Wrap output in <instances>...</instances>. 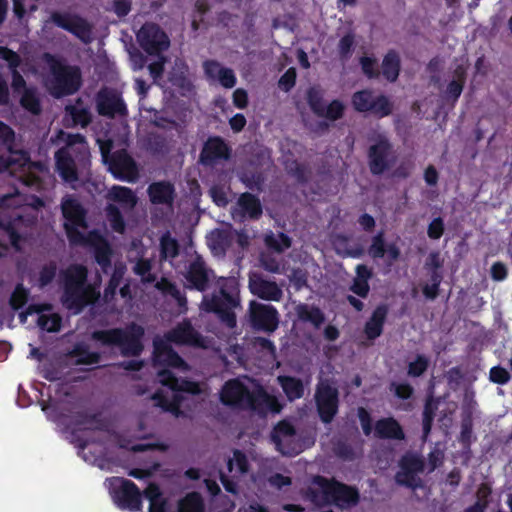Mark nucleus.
<instances>
[{"label":"nucleus","instance_id":"nucleus-36","mask_svg":"<svg viewBox=\"0 0 512 512\" xmlns=\"http://www.w3.org/2000/svg\"><path fill=\"white\" fill-rule=\"evenodd\" d=\"M71 355L77 358L78 364L92 365L100 362L101 356L98 352L91 351L88 345L78 343L71 351Z\"/></svg>","mask_w":512,"mask_h":512},{"label":"nucleus","instance_id":"nucleus-9","mask_svg":"<svg viewBox=\"0 0 512 512\" xmlns=\"http://www.w3.org/2000/svg\"><path fill=\"white\" fill-rule=\"evenodd\" d=\"M52 77L48 86L52 95L61 97L78 90L81 83L80 70L77 67L54 63L51 67Z\"/></svg>","mask_w":512,"mask_h":512},{"label":"nucleus","instance_id":"nucleus-14","mask_svg":"<svg viewBox=\"0 0 512 512\" xmlns=\"http://www.w3.org/2000/svg\"><path fill=\"white\" fill-rule=\"evenodd\" d=\"M166 339L176 345L205 348V339L189 319H184L166 334Z\"/></svg>","mask_w":512,"mask_h":512},{"label":"nucleus","instance_id":"nucleus-37","mask_svg":"<svg viewBox=\"0 0 512 512\" xmlns=\"http://www.w3.org/2000/svg\"><path fill=\"white\" fill-rule=\"evenodd\" d=\"M238 206L241 209L243 216L248 215L251 218H257L262 213L259 200L248 193L241 195L238 200Z\"/></svg>","mask_w":512,"mask_h":512},{"label":"nucleus","instance_id":"nucleus-46","mask_svg":"<svg viewBox=\"0 0 512 512\" xmlns=\"http://www.w3.org/2000/svg\"><path fill=\"white\" fill-rule=\"evenodd\" d=\"M455 79H453L447 87V97H451L456 101L461 95L465 83V71L462 67H458L455 70Z\"/></svg>","mask_w":512,"mask_h":512},{"label":"nucleus","instance_id":"nucleus-60","mask_svg":"<svg viewBox=\"0 0 512 512\" xmlns=\"http://www.w3.org/2000/svg\"><path fill=\"white\" fill-rule=\"evenodd\" d=\"M156 288L161 291L164 295L175 298L179 295L180 289L176 286L175 283L171 282L167 278H161L156 283Z\"/></svg>","mask_w":512,"mask_h":512},{"label":"nucleus","instance_id":"nucleus-17","mask_svg":"<svg viewBox=\"0 0 512 512\" xmlns=\"http://www.w3.org/2000/svg\"><path fill=\"white\" fill-rule=\"evenodd\" d=\"M204 258H195L185 274L186 288L205 292L209 288L213 271L208 269L203 261Z\"/></svg>","mask_w":512,"mask_h":512},{"label":"nucleus","instance_id":"nucleus-12","mask_svg":"<svg viewBox=\"0 0 512 512\" xmlns=\"http://www.w3.org/2000/svg\"><path fill=\"white\" fill-rule=\"evenodd\" d=\"M50 19L55 25L72 33L84 44H89L94 40L93 25L78 14L53 12Z\"/></svg>","mask_w":512,"mask_h":512},{"label":"nucleus","instance_id":"nucleus-13","mask_svg":"<svg viewBox=\"0 0 512 512\" xmlns=\"http://www.w3.org/2000/svg\"><path fill=\"white\" fill-rule=\"evenodd\" d=\"M316 408L320 420L329 424L339 410V391L328 382H320L315 392Z\"/></svg>","mask_w":512,"mask_h":512},{"label":"nucleus","instance_id":"nucleus-24","mask_svg":"<svg viewBox=\"0 0 512 512\" xmlns=\"http://www.w3.org/2000/svg\"><path fill=\"white\" fill-rule=\"evenodd\" d=\"M204 72L210 81L218 82L224 88H233L236 84V76L232 69L223 67L214 60L205 61L203 64Z\"/></svg>","mask_w":512,"mask_h":512},{"label":"nucleus","instance_id":"nucleus-25","mask_svg":"<svg viewBox=\"0 0 512 512\" xmlns=\"http://www.w3.org/2000/svg\"><path fill=\"white\" fill-rule=\"evenodd\" d=\"M388 312L389 309L386 304H379L373 310L363 329L368 340L374 341L382 335Z\"/></svg>","mask_w":512,"mask_h":512},{"label":"nucleus","instance_id":"nucleus-38","mask_svg":"<svg viewBox=\"0 0 512 512\" xmlns=\"http://www.w3.org/2000/svg\"><path fill=\"white\" fill-rule=\"evenodd\" d=\"M66 113L70 117V119H67L66 121H71L74 125H81L82 127H85L91 121L89 111L80 102L75 105L67 106Z\"/></svg>","mask_w":512,"mask_h":512},{"label":"nucleus","instance_id":"nucleus-2","mask_svg":"<svg viewBox=\"0 0 512 512\" xmlns=\"http://www.w3.org/2000/svg\"><path fill=\"white\" fill-rule=\"evenodd\" d=\"M61 209L65 219L64 227L71 243L93 249L95 256H109L110 247L106 238L97 231L86 232V212L76 198L64 197Z\"/></svg>","mask_w":512,"mask_h":512},{"label":"nucleus","instance_id":"nucleus-3","mask_svg":"<svg viewBox=\"0 0 512 512\" xmlns=\"http://www.w3.org/2000/svg\"><path fill=\"white\" fill-rule=\"evenodd\" d=\"M52 141L64 144L55 154L56 169L60 177L67 183L78 181V169L85 166L89 158V148L85 138L80 134H69L59 131Z\"/></svg>","mask_w":512,"mask_h":512},{"label":"nucleus","instance_id":"nucleus-47","mask_svg":"<svg viewBox=\"0 0 512 512\" xmlns=\"http://www.w3.org/2000/svg\"><path fill=\"white\" fill-rule=\"evenodd\" d=\"M75 423L77 425H89L88 429L91 430H104L106 425L97 413L89 414L86 412H80L76 415Z\"/></svg>","mask_w":512,"mask_h":512},{"label":"nucleus","instance_id":"nucleus-45","mask_svg":"<svg viewBox=\"0 0 512 512\" xmlns=\"http://www.w3.org/2000/svg\"><path fill=\"white\" fill-rule=\"evenodd\" d=\"M429 358L424 354H418L415 359L408 363L407 375L412 378L422 376L429 368Z\"/></svg>","mask_w":512,"mask_h":512},{"label":"nucleus","instance_id":"nucleus-55","mask_svg":"<svg viewBox=\"0 0 512 512\" xmlns=\"http://www.w3.org/2000/svg\"><path fill=\"white\" fill-rule=\"evenodd\" d=\"M161 256H178L180 253L177 241L169 234H165L161 238Z\"/></svg>","mask_w":512,"mask_h":512},{"label":"nucleus","instance_id":"nucleus-53","mask_svg":"<svg viewBox=\"0 0 512 512\" xmlns=\"http://www.w3.org/2000/svg\"><path fill=\"white\" fill-rule=\"evenodd\" d=\"M21 105L33 114L40 112V103L34 89H25L20 99Z\"/></svg>","mask_w":512,"mask_h":512},{"label":"nucleus","instance_id":"nucleus-28","mask_svg":"<svg viewBox=\"0 0 512 512\" xmlns=\"http://www.w3.org/2000/svg\"><path fill=\"white\" fill-rule=\"evenodd\" d=\"M375 437L379 439L404 440L405 433L400 423L394 417H385L376 421Z\"/></svg>","mask_w":512,"mask_h":512},{"label":"nucleus","instance_id":"nucleus-51","mask_svg":"<svg viewBox=\"0 0 512 512\" xmlns=\"http://www.w3.org/2000/svg\"><path fill=\"white\" fill-rule=\"evenodd\" d=\"M400 467L403 472L417 474L423 470L424 463L418 456L407 454L401 458Z\"/></svg>","mask_w":512,"mask_h":512},{"label":"nucleus","instance_id":"nucleus-29","mask_svg":"<svg viewBox=\"0 0 512 512\" xmlns=\"http://www.w3.org/2000/svg\"><path fill=\"white\" fill-rule=\"evenodd\" d=\"M0 58L8 63V67L11 70L12 88L14 92L22 95L25 89L28 88L25 85L23 77L17 71V67L20 65L21 62L20 56L16 52L6 47H0Z\"/></svg>","mask_w":512,"mask_h":512},{"label":"nucleus","instance_id":"nucleus-44","mask_svg":"<svg viewBox=\"0 0 512 512\" xmlns=\"http://www.w3.org/2000/svg\"><path fill=\"white\" fill-rule=\"evenodd\" d=\"M61 324L62 318L58 313L41 314L37 320L39 328L47 332L60 331Z\"/></svg>","mask_w":512,"mask_h":512},{"label":"nucleus","instance_id":"nucleus-52","mask_svg":"<svg viewBox=\"0 0 512 512\" xmlns=\"http://www.w3.org/2000/svg\"><path fill=\"white\" fill-rule=\"evenodd\" d=\"M389 391L400 400H408L414 394V388L408 382H396L392 381L389 384Z\"/></svg>","mask_w":512,"mask_h":512},{"label":"nucleus","instance_id":"nucleus-57","mask_svg":"<svg viewBox=\"0 0 512 512\" xmlns=\"http://www.w3.org/2000/svg\"><path fill=\"white\" fill-rule=\"evenodd\" d=\"M489 379L491 382L498 385L507 384L510 379V373L508 370L500 365L493 366L489 371Z\"/></svg>","mask_w":512,"mask_h":512},{"label":"nucleus","instance_id":"nucleus-5","mask_svg":"<svg viewBox=\"0 0 512 512\" xmlns=\"http://www.w3.org/2000/svg\"><path fill=\"white\" fill-rule=\"evenodd\" d=\"M87 276L88 270L82 265H71L61 273V302L67 309L76 313L81 312L97 298L94 288L87 283Z\"/></svg>","mask_w":512,"mask_h":512},{"label":"nucleus","instance_id":"nucleus-27","mask_svg":"<svg viewBox=\"0 0 512 512\" xmlns=\"http://www.w3.org/2000/svg\"><path fill=\"white\" fill-rule=\"evenodd\" d=\"M157 379L160 384L168 387L173 393L177 392H188L196 393L198 386L195 382L189 380H180L175 374L167 368H163L158 371Z\"/></svg>","mask_w":512,"mask_h":512},{"label":"nucleus","instance_id":"nucleus-43","mask_svg":"<svg viewBox=\"0 0 512 512\" xmlns=\"http://www.w3.org/2000/svg\"><path fill=\"white\" fill-rule=\"evenodd\" d=\"M30 291L22 283H18L9 299V305L14 311H18L28 302Z\"/></svg>","mask_w":512,"mask_h":512},{"label":"nucleus","instance_id":"nucleus-11","mask_svg":"<svg viewBox=\"0 0 512 512\" xmlns=\"http://www.w3.org/2000/svg\"><path fill=\"white\" fill-rule=\"evenodd\" d=\"M248 321L255 331L273 333L279 326V312L271 304L252 300L248 308Z\"/></svg>","mask_w":512,"mask_h":512},{"label":"nucleus","instance_id":"nucleus-54","mask_svg":"<svg viewBox=\"0 0 512 512\" xmlns=\"http://www.w3.org/2000/svg\"><path fill=\"white\" fill-rule=\"evenodd\" d=\"M371 253L373 256H398L399 254V252L393 246L386 248L385 241L381 235L374 237L373 243L371 245Z\"/></svg>","mask_w":512,"mask_h":512},{"label":"nucleus","instance_id":"nucleus-1","mask_svg":"<svg viewBox=\"0 0 512 512\" xmlns=\"http://www.w3.org/2000/svg\"><path fill=\"white\" fill-rule=\"evenodd\" d=\"M14 132L0 122V143L6 147L0 155V172L8 169L19 178L15 193L0 199V246L7 252H20L23 239L22 228L31 225L36 219L43 201L34 195H27L26 189L39 191L49 175L48 168L41 163L30 162L26 152L13 150Z\"/></svg>","mask_w":512,"mask_h":512},{"label":"nucleus","instance_id":"nucleus-40","mask_svg":"<svg viewBox=\"0 0 512 512\" xmlns=\"http://www.w3.org/2000/svg\"><path fill=\"white\" fill-rule=\"evenodd\" d=\"M400 60L395 52H389L382 63V71L389 81H395L399 74Z\"/></svg>","mask_w":512,"mask_h":512},{"label":"nucleus","instance_id":"nucleus-31","mask_svg":"<svg viewBox=\"0 0 512 512\" xmlns=\"http://www.w3.org/2000/svg\"><path fill=\"white\" fill-rule=\"evenodd\" d=\"M295 313L299 321L310 323L316 329L325 322V314L315 305L300 303L295 307Z\"/></svg>","mask_w":512,"mask_h":512},{"label":"nucleus","instance_id":"nucleus-32","mask_svg":"<svg viewBox=\"0 0 512 512\" xmlns=\"http://www.w3.org/2000/svg\"><path fill=\"white\" fill-rule=\"evenodd\" d=\"M233 235L231 230L215 229L207 235V245L214 254H223L230 246Z\"/></svg>","mask_w":512,"mask_h":512},{"label":"nucleus","instance_id":"nucleus-39","mask_svg":"<svg viewBox=\"0 0 512 512\" xmlns=\"http://www.w3.org/2000/svg\"><path fill=\"white\" fill-rule=\"evenodd\" d=\"M264 242L266 246L275 253H282L291 246V241L283 233L269 232L265 235Z\"/></svg>","mask_w":512,"mask_h":512},{"label":"nucleus","instance_id":"nucleus-26","mask_svg":"<svg viewBox=\"0 0 512 512\" xmlns=\"http://www.w3.org/2000/svg\"><path fill=\"white\" fill-rule=\"evenodd\" d=\"M150 201L154 205L163 206L168 212L172 211L174 188L168 182H155L148 187Z\"/></svg>","mask_w":512,"mask_h":512},{"label":"nucleus","instance_id":"nucleus-35","mask_svg":"<svg viewBox=\"0 0 512 512\" xmlns=\"http://www.w3.org/2000/svg\"><path fill=\"white\" fill-rule=\"evenodd\" d=\"M437 409L438 401L432 396H429L425 401L422 413V431L424 438H426L431 432Z\"/></svg>","mask_w":512,"mask_h":512},{"label":"nucleus","instance_id":"nucleus-21","mask_svg":"<svg viewBox=\"0 0 512 512\" xmlns=\"http://www.w3.org/2000/svg\"><path fill=\"white\" fill-rule=\"evenodd\" d=\"M308 102L311 109L319 116L326 117L330 120H336L342 116L344 106L338 101L334 100L327 105L322 100L321 92L316 88H311L308 91Z\"/></svg>","mask_w":512,"mask_h":512},{"label":"nucleus","instance_id":"nucleus-41","mask_svg":"<svg viewBox=\"0 0 512 512\" xmlns=\"http://www.w3.org/2000/svg\"><path fill=\"white\" fill-rule=\"evenodd\" d=\"M429 279L422 285V293L428 300H435L439 295V287L443 281V273L430 272Z\"/></svg>","mask_w":512,"mask_h":512},{"label":"nucleus","instance_id":"nucleus-56","mask_svg":"<svg viewBox=\"0 0 512 512\" xmlns=\"http://www.w3.org/2000/svg\"><path fill=\"white\" fill-rule=\"evenodd\" d=\"M392 111V105L385 96L374 97L371 112L379 117L387 116Z\"/></svg>","mask_w":512,"mask_h":512},{"label":"nucleus","instance_id":"nucleus-58","mask_svg":"<svg viewBox=\"0 0 512 512\" xmlns=\"http://www.w3.org/2000/svg\"><path fill=\"white\" fill-rule=\"evenodd\" d=\"M57 266L55 263L44 265L39 272V286L41 288L49 285L56 276Z\"/></svg>","mask_w":512,"mask_h":512},{"label":"nucleus","instance_id":"nucleus-6","mask_svg":"<svg viewBox=\"0 0 512 512\" xmlns=\"http://www.w3.org/2000/svg\"><path fill=\"white\" fill-rule=\"evenodd\" d=\"M143 336L144 328L136 323H131L125 328L95 330L91 334L92 339L103 346L118 347L124 357H137L142 353Z\"/></svg>","mask_w":512,"mask_h":512},{"label":"nucleus","instance_id":"nucleus-8","mask_svg":"<svg viewBox=\"0 0 512 512\" xmlns=\"http://www.w3.org/2000/svg\"><path fill=\"white\" fill-rule=\"evenodd\" d=\"M202 305L207 312L215 313L218 318L229 328L236 326V314L234 309L240 305V298L236 289L227 291L221 287L217 294L210 298L203 297Z\"/></svg>","mask_w":512,"mask_h":512},{"label":"nucleus","instance_id":"nucleus-18","mask_svg":"<svg viewBox=\"0 0 512 512\" xmlns=\"http://www.w3.org/2000/svg\"><path fill=\"white\" fill-rule=\"evenodd\" d=\"M249 391L248 387L239 379H230L221 390L220 400L225 406L243 409Z\"/></svg>","mask_w":512,"mask_h":512},{"label":"nucleus","instance_id":"nucleus-10","mask_svg":"<svg viewBox=\"0 0 512 512\" xmlns=\"http://www.w3.org/2000/svg\"><path fill=\"white\" fill-rule=\"evenodd\" d=\"M111 494L120 509L132 512L142 508V494L137 485L128 479L113 477L110 479Z\"/></svg>","mask_w":512,"mask_h":512},{"label":"nucleus","instance_id":"nucleus-7","mask_svg":"<svg viewBox=\"0 0 512 512\" xmlns=\"http://www.w3.org/2000/svg\"><path fill=\"white\" fill-rule=\"evenodd\" d=\"M103 161L108 165L109 171L115 178L128 182H134L138 177V170L133 159L124 149L113 152L111 140L98 141Z\"/></svg>","mask_w":512,"mask_h":512},{"label":"nucleus","instance_id":"nucleus-22","mask_svg":"<svg viewBox=\"0 0 512 512\" xmlns=\"http://www.w3.org/2000/svg\"><path fill=\"white\" fill-rule=\"evenodd\" d=\"M97 108L101 115L105 116H124L126 114V105L120 95L113 90H102L97 96Z\"/></svg>","mask_w":512,"mask_h":512},{"label":"nucleus","instance_id":"nucleus-49","mask_svg":"<svg viewBox=\"0 0 512 512\" xmlns=\"http://www.w3.org/2000/svg\"><path fill=\"white\" fill-rule=\"evenodd\" d=\"M236 468L239 474H245L249 470L248 459L241 450L235 449L233 452V458H230L227 462V469L232 472Z\"/></svg>","mask_w":512,"mask_h":512},{"label":"nucleus","instance_id":"nucleus-48","mask_svg":"<svg viewBox=\"0 0 512 512\" xmlns=\"http://www.w3.org/2000/svg\"><path fill=\"white\" fill-rule=\"evenodd\" d=\"M373 100L374 96L368 90L356 92L352 97L354 108L360 112L371 111Z\"/></svg>","mask_w":512,"mask_h":512},{"label":"nucleus","instance_id":"nucleus-64","mask_svg":"<svg viewBox=\"0 0 512 512\" xmlns=\"http://www.w3.org/2000/svg\"><path fill=\"white\" fill-rule=\"evenodd\" d=\"M350 290L361 298H366L370 291L369 283L366 280L354 279Z\"/></svg>","mask_w":512,"mask_h":512},{"label":"nucleus","instance_id":"nucleus-42","mask_svg":"<svg viewBox=\"0 0 512 512\" xmlns=\"http://www.w3.org/2000/svg\"><path fill=\"white\" fill-rule=\"evenodd\" d=\"M178 512H204V504L196 492L187 494L178 505Z\"/></svg>","mask_w":512,"mask_h":512},{"label":"nucleus","instance_id":"nucleus-20","mask_svg":"<svg viewBox=\"0 0 512 512\" xmlns=\"http://www.w3.org/2000/svg\"><path fill=\"white\" fill-rule=\"evenodd\" d=\"M170 343L167 339L154 341L153 364L155 367L182 368L186 365L183 358L172 348Z\"/></svg>","mask_w":512,"mask_h":512},{"label":"nucleus","instance_id":"nucleus-50","mask_svg":"<svg viewBox=\"0 0 512 512\" xmlns=\"http://www.w3.org/2000/svg\"><path fill=\"white\" fill-rule=\"evenodd\" d=\"M106 212L107 220L111 228L117 233H124L125 223L117 206L114 204H109L106 208Z\"/></svg>","mask_w":512,"mask_h":512},{"label":"nucleus","instance_id":"nucleus-34","mask_svg":"<svg viewBox=\"0 0 512 512\" xmlns=\"http://www.w3.org/2000/svg\"><path fill=\"white\" fill-rule=\"evenodd\" d=\"M278 383L290 401L303 397L304 385L301 379L293 376L282 375L278 377Z\"/></svg>","mask_w":512,"mask_h":512},{"label":"nucleus","instance_id":"nucleus-19","mask_svg":"<svg viewBox=\"0 0 512 512\" xmlns=\"http://www.w3.org/2000/svg\"><path fill=\"white\" fill-rule=\"evenodd\" d=\"M249 289L253 295L268 301H279L283 295L275 282L265 279L259 272L249 273Z\"/></svg>","mask_w":512,"mask_h":512},{"label":"nucleus","instance_id":"nucleus-63","mask_svg":"<svg viewBox=\"0 0 512 512\" xmlns=\"http://www.w3.org/2000/svg\"><path fill=\"white\" fill-rule=\"evenodd\" d=\"M123 277V270L119 268H115L113 274L108 282L107 287L105 288V296H113L116 293V289L119 287L120 282Z\"/></svg>","mask_w":512,"mask_h":512},{"label":"nucleus","instance_id":"nucleus-4","mask_svg":"<svg viewBox=\"0 0 512 512\" xmlns=\"http://www.w3.org/2000/svg\"><path fill=\"white\" fill-rule=\"evenodd\" d=\"M313 483L319 489L309 488L307 496L317 506L334 505L341 510H348L360 502V492L356 486L321 475L315 476Z\"/></svg>","mask_w":512,"mask_h":512},{"label":"nucleus","instance_id":"nucleus-23","mask_svg":"<svg viewBox=\"0 0 512 512\" xmlns=\"http://www.w3.org/2000/svg\"><path fill=\"white\" fill-rule=\"evenodd\" d=\"M243 409L256 412L260 416H265L268 411H279L277 408V400L270 396L263 387L249 391V395Z\"/></svg>","mask_w":512,"mask_h":512},{"label":"nucleus","instance_id":"nucleus-59","mask_svg":"<svg viewBox=\"0 0 512 512\" xmlns=\"http://www.w3.org/2000/svg\"><path fill=\"white\" fill-rule=\"evenodd\" d=\"M396 481L398 484L405 487L416 489L420 484V479L417 474L400 471L396 474Z\"/></svg>","mask_w":512,"mask_h":512},{"label":"nucleus","instance_id":"nucleus-16","mask_svg":"<svg viewBox=\"0 0 512 512\" xmlns=\"http://www.w3.org/2000/svg\"><path fill=\"white\" fill-rule=\"evenodd\" d=\"M391 145L384 135H378L369 149V165L373 174L383 173L390 165Z\"/></svg>","mask_w":512,"mask_h":512},{"label":"nucleus","instance_id":"nucleus-62","mask_svg":"<svg viewBox=\"0 0 512 512\" xmlns=\"http://www.w3.org/2000/svg\"><path fill=\"white\" fill-rule=\"evenodd\" d=\"M358 418L361 424V428L365 436H369L372 433V417L370 413L363 407L358 409Z\"/></svg>","mask_w":512,"mask_h":512},{"label":"nucleus","instance_id":"nucleus-30","mask_svg":"<svg viewBox=\"0 0 512 512\" xmlns=\"http://www.w3.org/2000/svg\"><path fill=\"white\" fill-rule=\"evenodd\" d=\"M227 157L228 148L220 138L209 139L200 156L201 162L206 165H210L218 159H226Z\"/></svg>","mask_w":512,"mask_h":512},{"label":"nucleus","instance_id":"nucleus-61","mask_svg":"<svg viewBox=\"0 0 512 512\" xmlns=\"http://www.w3.org/2000/svg\"><path fill=\"white\" fill-rule=\"evenodd\" d=\"M353 44L354 36L352 34H346L340 39L338 44V51L342 60L349 58Z\"/></svg>","mask_w":512,"mask_h":512},{"label":"nucleus","instance_id":"nucleus-15","mask_svg":"<svg viewBox=\"0 0 512 512\" xmlns=\"http://www.w3.org/2000/svg\"><path fill=\"white\" fill-rule=\"evenodd\" d=\"M140 46L149 54H156L169 47L167 35L153 23H147L137 33Z\"/></svg>","mask_w":512,"mask_h":512},{"label":"nucleus","instance_id":"nucleus-33","mask_svg":"<svg viewBox=\"0 0 512 512\" xmlns=\"http://www.w3.org/2000/svg\"><path fill=\"white\" fill-rule=\"evenodd\" d=\"M108 198L118 203L125 211H131L137 203L133 191L122 186H113L108 192Z\"/></svg>","mask_w":512,"mask_h":512}]
</instances>
